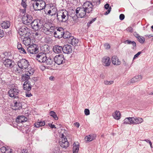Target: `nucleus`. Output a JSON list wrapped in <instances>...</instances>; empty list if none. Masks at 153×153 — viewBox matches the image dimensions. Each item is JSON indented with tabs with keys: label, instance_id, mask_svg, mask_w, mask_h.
Returning <instances> with one entry per match:
<instances>
[{
	"label": "nucleus",
	"instance_id": "1",
	"mask_svg": "<svg viewBox=\"0 0 153 153\" xmlns=\"http://www.w3.org/2000/svg\"><path fill=\"white\" fill-rule=\"evenodd\" d=\"M69 16L68 12L65 10L58 11L57 14V19L61 22H66L68 20Z\"/></svg>",
	"mask_w": 153,
	"mask_h": 153
},
{
	"label": "nucleus",
	"instance_id": "2",
	"mask_svg": "<svg viewBox=\"0 0 153 153\" xmlns=\"http://www.w3.org/2000/svg\"><path fill=\"white\" fill-rule=\"evenodd\" d=\"M55 27L51 24L45 23L42 27V31L47 35H50L53 32Z\"/></svg>",
	"mask_w": 153,
	"mask_h": 153
},
{
	"label": "nucleus",
	"instance_id": "3",
	"mask_svg": "<svg viewBox=\"0 0 153 153\" xmlns=\"http://www.w3.org/2000/svg\"><path fill=\"white\" fill-rule=\"evenodd\" d=\"M18 65L19 67L20 68L19 70H17L18 72L21 73L22 71V69H25L27 68L29 65L28 61L25 59H20L18 62Z\"/></svg>",
	"mask_w": 153,
	"mask_h": 153
},
{
	"label": "nucleus",
	"instance_id": "4",
	"mask_svg": "<svg viewBox=\"0 0 153 153\" xmlns=\"http://www.w3.org/2000/svg\"><path fill=\"white\" fill-rule=\"evenodd\" d=\"M30 25L33 29L37 31L42 27L43 23L40 20L37 19L33 21Z\"/></svg>",
	"mask_w": 153,
	"mask_h": 153
},
{
	"label": "nucleus",
	"instance_id": "5",
	"mask_svg": "<svg viewBox=\"0 0 153 153\" xmlns=\"http://www.w3.org/2000/svg\"><path fill=\"white\" fill-rule=\"evenodd\" d=\"M17 31L19 35L22 36L24 35L25 36H29V35H31V33H30V30L25 26H23L19 27Z\"/></svg>",
	"mask_w": 153,
	"mask_h": 153
},
{
	"label": "nucleus",
	"instance_id": "6",
	"mask_svg": "<svg viewBox=\"0 0 153 153\" xmlns=\"http://www.w3.org/2000/svg\"><path fill=\"white\" fill-rule=\"evenodd\" d=\"M19 91V90L18 89L12 88L8 91V94L10 97L13 98L14 100L19 98V97L17 96Z\"/></svg>",
	"mask_w": 153,
	"mask_h": 153
},
{
	"label": "nucleus",
	"instance_id": "7",
	"mask_svg": "<svg viewBox=\"0 0 153 153\" xmlns=\"http://www.w3.org/2000/svg\"><path fill=\"white\" fill-rule=\"evenodd\" d=\"M40 3L36 2L33 4V6L35 10H43L45 7V3L44 1H39Z\"/></svg>",
	"mask_w": 153,
	"mask_h": 153
},
{
	"label": "nucleus",
	"instance_id": "8",
	"mask_svg": "<svg viewBox=\"0 0 153 153\" xmlns=\"http://www.w3.org/2000/svg\"><path fill=\"white\" fill-rule=\"evenodd\" d=\"M76 12L77 17L80 18L84 17L87 13L82 6L78 7L76 10Z\"/></svg>",
	"mask_w": 153,
	"mask_h": 153
},
{
	"label": "nucleus",
	"instance_id": "9",
	"mask_svg": "<svg viewBox=\"0 0 153 153\" xmlns=\"http://www.w3.org/2000/svg\"><path fill=\"white\" fill-rule=\"evenodd\" d=\"M33 19V18L32 16L29 14L24 15L22 18V23L26 25L31 24L32 22Z\"/></svg>",
	"mask_w": 153,
	"mask_h": 153
},
{
	"label": "nucleus",
	"instance_id": "10",
	"mask_svg": "<svg viewBox=\"0 0 153 153\" xmlns=\"http://www.w3.org/2000/svg\"><path fill=\"white\" fill-rule=\"evenodd\" d=\"M54 64L56 63L60 65L65 62V59L63 55L59 54L56 56L54 58Z\"/></svg>",
	"mask_w": 153,
	"mask_h": 153
},
{
	"label": "nucleus",
	"instance_id": "11",
	"mask_svg": "<svg viewBox=\"0 0 153 153\" xmlns=\"http://www.w3.org/2000/svg\"><path fill=\"white\" fill-rule=\"evenodd\" d=\"M21 98H19L14 99L13 101L14 105L13 106V109L15 110H20L22 108V105L21 102Z\"/></svg>",
	"mask_w": 153,
	"mask_h": 153
},
{
	"label": "nucleus",
	"instance_id": "12",
	"mask_svg": "<svg viewBox=\"0 0 153 153\" xmlns=\"http://www.w3.org/2000/svg\"><path fill=\"white\" fill-rule=\"evenodd\" d=\"M46 56L45 53L40 52L36 55V59L41 63H44L46 60Z\"/></svg>",
	"mask_w": 153,
	"mask_h": 153
},
{
	"label": "nucleus",
	"instance_id": "13",
	"mask_svg": "<svg viewBox=\"0 0 153 153\" xmlns=\"http://www.w3.org/2000/svg\"><path fill=\"white\" fill-rule=\"evenodd\" d=\"M82 6L85 9L87 13H89L91 12L93 9L91 2L88 1H86L84 3Z\"/></svg>",
	"mask_w": 153,
	"mask_h": 153
},
{
	"label": "nucleus",
	"instance_id": "14",
	"mask_svg": "<svg viewBox=\"0 0 153 153\" xmlns=\"http://www.w3.org/2000/svg\"><path fill=\"white\" fill-rule=\"evenodd\" d=\"M73 51L72 47L69 45H66L63 47V52L66 54H69Z\"/></svg>",
	"mask_w": 153,
	"mask_h": 153
},
{
	"label": "nucleus",
	"instance_id": "15",
	"mask_svg": "<svg viewBox=\"0 0 153 153\" xmlns=\"http://www.w3.org/2000/svg\"><path fill=\"white\" fill-rule=\"evenodd\" d=\"M27 52L28 53L31 54H36L39 52L38 48L35 47L33 45L29 46L27 48Z\"/></svg>",
	"mask_w": 153,
	"mask_h": 153
},
{
	"label": "nucleus",
	"instance_id": "16",
	"mask_svg": "<svg viewBox=\"0 0 153 153\" xmlns=\"http://www.w3.org/2000/svg\"><path fill=\"white\" fill-rule=\"evenodd\" d=\"M53 51L56 54H60L63 52V47L59 45H55L53 47Z\"/></svg>",
	"mask_w": 153,
	"mask_h": 153
},
{
	"label": "nucleus",
	"instance_id": "17",
	"mask_svg": "<svg viewBox=\"0 0 153 153\" xmlns=\"http://www.w3.org/2000/svg\"><path fill=\"white\" fill-rule=\"evenodd\" d=\"M102 65L105 66H109L111 63L110 59L108 57L105 56L102 58Z\"/></svg>",
	"mask_w": 153,
	"mask_h": 153
},
{
	"label": "nucleus",
	"instance_id": "18",
	"mask_svg": "<svg viewBox=\"0 0 153 153\" xmlns=\"http://www.w3.org/2000/svg\"><path fill=\"white\" fill-rule=\"evenodd\" d=\"M3 63L5 66L11 68L13 66L14 62L10 59H6L3 60Z\"/></svg>",
	"mask_w": 153,
	"mask_h": 153
},
{
	"label": "nucleus",
	"instance_id": "19",
	"mask_svg": "<svg viewBox=\"0 0 153 153\" xmlns=\"http://www.w3.org/2000/svg\"><path fill=\"white\" fill-rule=\"evenodd\" d=\"M45 63L47 65H51V67H53L55 65L54 58H51L50 57H46V60Z\"/></svg>",
	"mask_w": 153,
	"mask_h": 153
},
{
	"label": "nucleus",
	"instance_id": "20",
	"mask_svg": "<svg viewBox=\"0 0 153 153\" xmlns=\"http://www.w3.org/2000/svg\"><path fill=\"white\" fill-rule=\"evenodd\" d=\"M27 117L24 116H20L17 117L16 120V122L18 123H23L27 120Z\"/></svg>",
	"mask_w": 153,
	"mask_h": 153
},
{
	"label": "nucleus",
	"instance_id": "21",
	"mask_svg": "<svg viewBox=\"0 0 153 153\" xmlns=\"http://www.w3.org/2000/svg\"><path fill=\"white\" fill-rule=\"evenodd\" d=\"M63 137L64 139H62V141L59 142V143L62 147L66 148L68 146V142L66 138Z\"/></svg>",
	"mask_w": 153,
	"mask_h": 153
},
{
	"label": "nucleus",
	"instance_id": "22",
	"mask_svg": "<svg viewBox=\"0 0 153 153\" xmlns=\"http://www.w3.org/2000/svg\"><path fill=\"white\" fill-rule=\"evenodd\" d=\"M68 43L74 45H77L78 42V39L74 38L73 36L71 37L68 41Z\"/></svg>",
	"mask_w": 153,
	"mask_h": 153
},
{
	"label": "nucleus",
	"instance_id": "23",
	"mask_svg": "<svg viewBox=\"0 0 153 153\" xmlns=\"http://www.w3.org/2000/svg\"><path fill=\"white\" fill-rule=\"evenodd\" d=\"M23 89L27 91H30L31 89V85L29 81H25L23 84Z\"/></svg>",
	"mask_w": 153,
	"mask_h": 153
},
{
	"label": "nucleus",
	"instance_id": "24",
	"mask_svg": "<svg viewBox=\"0 0 153 153\" xmlns=\"http://www.w3.org/2000/svg\"><path fill=\"white\" fill-rule=\"evenodd\" d=\"M111 60L112 63L116 65H119L121 64V62L117 56H114L112 57Z\"/></svg>",
	"mask_w": 153,
	"mask_h": 153
},
{
	"label": "nucleus",
	"instance_id": "25",
	"mask_svg": "<svg viewBox=\"0 0 153 153\" xmlns=\"http://www.w3.org/2000/svg\"><path fill=\"white\" fill-rule=\"evenodd\" d=\"M142 79V76L141 75L135 76L131 80V83H134L136 82L139 81Z\"/></svg>",
	"mask_w": 153,
	"mask_h": 153
},
{
	"label": "nucleus",
	"instance_id": "26",
	"mask_svg": "<svg viewBox=\"0 0 153 153\" xmlns=\"http://www.w3.org/2000/svg\"><path fill=\"white\" fill-rule=\"evenodd\" d=\"M30 35H29V36H25V38L23 40V42L25 45H28L30 43L31 39L30 38Z\"/></svg>",
	"mask_w": 153,
	"mask_h": 153
},
{
	"label": "nucleus",
	"instance_id": "27",
	"mask_svg": "<svg viewBox=\"0 0 153 153\" xmlns=\"http://www.w3.org/2000/svg\"><path fill=\"white\" fill-rule=\"evenodd\" d=\"M79 145L78 142L74 143L73 144V153H78L79 150Z\"/></svg>",
	"mask_w": 153,
	"mask_h": 153
},
{
	"label": "nucleus",
	"instance_id": "28",
	"mask_svg": "<svg viewBox=\"0 0 153 153\" xmlns=\"http://www.w3.org/2000/svg\"><path fill=\"white\" fill-rule=\"evenodd\" d=\"M63 32H60L59 31H56V30H54L53 32V34L55 38L59 39L60 38L62 37Z\"/></svg>",
	"mask_w": 153,
	"mask_h": 153
},
{
	"label": "nucleus",
	"instance_id": "29",
	"mask_svg": "<svg viewBox=\"0 0 153 153\" xmlns=\"http://www.w3.org/2000/svg\"><path fill=\"white\" fill-rule=\"evenodd\" d=\"M133 120V124H138L140 123L143 121V120L141 118H134V117H132Z\"/></svg>",
	"mask_w": 153,
	"mask_h": 153
},
{
	"label": "nucleus",
	"instance_id": "30",
	"mask_svg": "<svg viewBox=\"0 0 153 153\" xmlns=\"http://www.w3.org/2000/svg\"><path fill=\"white\" fill-rule=\"evenodd\" d=\"M10 26V22L9 21H4L1 24L2 28L7 29Z\"/></svg>",
	"mask_w": 153,
	"mask_h": 153
},
{
	"label": "nucleus",
	"instance_id": "31",
	"mask_svg": "<svg viewBox=\"0 0 153 153\" xmlns=\"http://www.w3.org/2000/svg\"><path fill=\"white\" fill-rule=\"evenodd\" d=\"M96 137V135L94 134H91L89 135L88 136H86L85 137V139L87 142L91 141L95 139Z\"/></svg>",
	"mask_w": 153,
	"mask_h": 153
},
{
	"label": "nucleus",
	"instance_id": "32",
	"mask_svg": "<svg viewBox=\"0 0 153 153\" xmlns=\"http://www.w3.org/2000/svg\"><path fill=\"white\" fill-rule=\"evenodd\" d=\"M123 124H133L132 117H127L123 121Z\"/></svg>",
	"mask_w": 153,
	"mask_h": 153
},
{
	"label": "nucleus",
	"instance_id": "33",
	"mask_svg": "<svg viewBox=\"0 0 153 153\" xmlns=\"http://www.w3.org/2000/svg\"><path fill=\"white\" fill-rule=\"evenodd\" d=\"M71 34L69 32H63L62 33V37L65 39H68V41L69 40V38L71 37Z\"/></svg>",
	"mask_w": 153,
	"mask_h": 153
},
{
	"label": "nucleus",
	"instance_id": "34",
	"mask_svg": "<svg viewBox=\"0 0 153 153\" xmlns=\"http://www.w3.org/2000/svg\"><path fill=\"white\" fill-rule=\"evenodd\" d=\"M120 112H118L117 111H115L113 114V117L115 119L117 120H119L120 119Z\"/></svg>",
	"mask_w": 153,
	"mask_h": 153
},
{
	"label": "nucleus",
	"instance_id": "35",
	"mask_svg": "<svg viewBox=\"0 0 153 153\" xmlns=\"http://www.w3.org/2000/svg\"><path fill=\"white\" fill-rule=\"evenodd\" d=\"M49 114L52 117L56 120H57L58 119L56 114L53 111H51L50 112Z\"/></svg>",
	"mask_w": 153,
	"mask_h": 153
},
{
	"label": "nucleus",
	"instance_id": "36",
	"mask_svg": "<svg viewBox=\"0 0 153 153\" xmlns=\"http://www.w3.org/2000/svg\"><path fill=\"white\" fill-rule=\"evenodd\" d=\"M105 8V9L108 10L105 13V15L108 14L110 12L111 7H109V4H106L104 6Z\"/></svg>",
	"mask_w": 153,
	"mask_h": 153
},
{
	"label": "nucleus",
	"instance_id": "37",
	"mask_svg": "<svg viewBox=\"0 0 153 153\" xmlns=\"http://www.w3.org/2000/svg\"><path fill=\"white\" fill-rule=\"evenodd\" d=\"M22 78L24 81H28V80L30 79V75L26 72L25 74L23 75Z\"/></svg>",
	"mask_w": 153,
	"mask_h": 153
},
{
	"label": "nucleus",
	"instance_id": "38",
	"mask_svg": "<svg viewBox=\"0 0 153 153\" xmlns=\"http://www.w3.org/2000/svg\"><path fill=\"white\" fill-rule=\"evenodd\" d=\"M100 0H95L94 1L91 2V4L92 5V7L93 8L94 7L99 5L100 4Z\"/></svg>",
	"mask_w": 153,
	"mask_h": 153
},
{
	"label": "nucleus",
	"instance_id": "39",
	"mask_svg": "<svg viewBox=\"0 0 153 153\" xmlns=\"http://www.w3.org/2000/svg\"><path fill=\"white\" fill-rule=\"evenodd\" d=\"M44 51L46 53H48L50 51V47L48 45H45L44 47Z\"/></svg>",
	"mask_w": 153,
	"mask_h": 153
},
{
	"label": "nucleus",
	"instance_id": "40",
	"mask_svg": "<svg viewBox=\"0 0 153 153\" xmlns=\"http://www.w3.org/2000/svg\"><path fill=\"white\" fill-rule=\"evenodd\" d=\"M27 0H22V1L21 3V5L25 9H25L27 7V5L26 4Z\"/></svg>",
	"mask_w": 153,
	"mask_h": 153
},
{
	"label": "nucleus",
	"instance_id": "41",
	"mask_svg": "<svg viewBox=\"0 0 153 153\" xmlns=\"http://www.w3.org/2000/svg\"><path fill=\"white\" fill-rule=\"evenodd\" d=\"M8 150H11V149L6 148L4 146L2 147L1 148V150L2 152L5 153L6 152V151Z\"/></svg>",
	"mask_w": 153,
	"mask_h": 153
},
{
	"label": "nucleus",
	"instance_id": "42",
	"mask_svg": "<svg viewBox=\"0 0 153 153\" xmlns=\"http://www.w3.org/2000/svg\"><path fill=\"white\" fill-rule=\"evenodd\" d=\"M137 39L138 41L141 43H143L145 41V38L144 37L141 36L139 37Z\"/></svg>",
	"mask_w": 153,
	"mask_h": 153
},
{
	"label": "nucleus",
	"instance_id": "43",
	"mask_svg": "<svg viewBox=\"0 0 153 153\" xmlns=\"http://www.w3.org/2000/svg\"><path fill=\"white\" fill-rule=\"evenodd\" d=\"M96 20V18H95L92 19V20H91L89 21L87 23V26L88 27H89L90 26L91 24H92Z\"/></svg>",
	"mask_w": 153,
	"mask_h": 153
},
{
	"label": "nucleus",
	"instance_id": "44",
	"mask_svg": "<svg viewBox=\"0 0 153 153\" xmlns=\"http://www.w3.org/2000/svg\"><path fill=\"white\" fill-rule=\"evenodd\" d=\"M114 83L113 81H105L104 82V83L106 85H110L113 84Z\"/></svg>",
	"mask_w": 153,
	"mask_h": 153
},
{
	"label": "nucleus",
	"instance_id": "45",
	"mask_svg": "<svg viewBox=\"0 0 153 153\" xmlns=\"http://www.w3.org/2000/svg\"><path fill=\"white\" fill-rule=\"evenodd\" d=\"M60 151V149L59 147H56L53 151V153H59Z\"/></svg>",
	"mask_w": 153,
	"mask_h": 153
},
{
	"label": "nucleus",
	"instance_id": "46",
	"mask_svg": "<svg viewBox=\"0 0 153 153\" xmlns=\"http://www.w3.org/2000/svg\"><path fill=\"white\" fill-rule=\"evenodd\" d=\"M34 71L33 69H31V70L28 71L26 72L28 73V74L29 75H32L33 73L34 72Z\"/></svg>",
	"mask_w": 153,
	"mask_h": 153
},
{
	"label": "nucleus",
	"instance_id": "47",
	"mask_svg": "<svg viewBox=\"0 0 153 153\" xmlns=\"http://www.w3.org/2000/svg\"><path fill=\"white\" fill-rule=\"evenodd\" d=\"M19 50L20 52L23 54H26L27 53L23 47H22Z\"/></svg>",
	"mask_w": 153,
	"mask_h": 153
},
{
	"label": "nucleus",
	"instance_id": "48",
	"mask_svg": "<svg viewBox=\"0 0 153 153\" xmlns=\"http://www.w3.org/2000/svg\"><path fill=\"white\" fill-rule=\"evenodd\" d=\"M85 114L86 115H88L90 114V111L88 109H85L84 110Z\"/></svg>",
	"mask_w": 153,
	"mask_h": 153
},
{
	"label": "nucleus",
	"instance_id": "49",
	"mask_svg": "<svg viewBox=\"0 0 153 153\" xmlns=\"http://www.w3.org/2000/svg\"><path fill=\"white\" fill-rule=\"evenodd\" d=\"M4 33L3 30L0 29V38L4 36Z\"/></svg>",
	"mask_w": 153,
	"mask_h": 153
},
{
	"label": "nucleus",
	"instance_id": "50",
	"mask_svg": "<svg viewBox=\"0 0 153 153\" xmlns=\"http://www.w3.org/2000/svg\"><path fill=\"white\" fill-rule=\"evenodd\" d=\"M119 18L121 20H123L125 18L124 15L123 14H120L119 16Z\"/></svg>",
	"mask_w": 153,
	"mask_h": 153
},
{
	"label": "nucleus",
	"instance_id": "51",
	"mask_svg": "<svg viewBox=\"0 0 153 153\" xmlns=\"http://www.w3.org/2000/svg\"><path fill=\"white\" fill-rule=\"evenodd\" d=\"M141 51L138 52L136 54L134 55L133 59H135L136 58H137L138 57V56L141 53Z\"/></svg>",
	"mask_w": 153,
	"mask_h": 153
},
{
	"label": "nucleus",
	"instance_id": "52",
	"mask_svg": "<svg viewBox=\"0 0 153 153\" xmlns=\"http://www.w3.org/2000/svg\"><path fill=\"white\" fill-rule=\"evenodd\" d=\"M34 127L36 128H39L40 127V124L39 123V122H37L36 123H35L34 124Z\"/></svg>",
	"mask_w": 153,
	"mask_h": 153
},
{
	"label": "nucleus",
	"instance_id": "53",
	"mask_svg": "<svg viewBox=\"0 0 153 153\" xmlns=\"http://www.w3.org/2000/svg\"><path fill=\"white\" fill-rule=\"evenodd\" d=\"M133 42V41H131L128 40H127L125 41V43H127L128 44H132V42Z\"/></svg>",
	"mask_w": 153,
	"mask_h": 153
},
{
	"label": "nucleus",
	"instance_id": "54",
	"mask_svg": "<svg viewBox=\"0 0 153 153\" xmlns=\"http://www.w3.org/2000/svg\"><path fill=\"white\" fill-rule=\"evenodd\" d=\"M39 123L40 124V126H44L45 125V122L43 121L42 122V121H40L39 122Z\"/></svg>",
	"mask_w": 153,
	"mask_h": 153
},
{
	"label": "nucleus",
	"instance_id": "55",
	"mask_svg": "<svg viewBox=\"0 0 153 153\" xmlns=\"http://www.w3.org/2000/svg\"><path fill=\"white\" fill-rule=\"evenodd\" d=\"M48 125L51 128H56L55 127V126L54 125L52 124L51 123H49Z\"/></svg>",
	"mask_w": 153,
	"mask_h": 153
},
{
	"label": "nucleus",
	"instance_id": "56",
	"mask_svg": "<svg viewBox=\"0 0 153 153\" xmlns=\"http://www.w3.org/2000/svg\"><path fill=\"white\" fill-rule=\"evenodd\" d=\"M22 47V45L21 44H19V43H18L17 48L19 50Z\"/></svg>",
	"mask_w": 153,
	"mask_h": 153
},
{
	"label": "nucleus",
	"instance_id": "57",
	"mask_svg": "<svg viewBox=\"0 0 153 153\" xmlns=\"http://www.w3.org/2000/svg\"><path fill=\"white\" fill-rule=\"evenodd\" d=\"M25 95L26 97H30L32 96V95L30 93L28 92L26 93Z\"/></svg>",
	"mask_w": 153,
	"mask_h": 153
},
{
	"label": "nucleus",
	"instance_id": "58",
	"mask_svg": "<svg viewBox=\"0 0 153 153\" xmlns=\"http://www.w3.org/2000/svg\"><path fill=\"white\" fill-rule=\"evenodd\" d=\"M105 48L107 49H109L110 48V46L108 44H105Z\"/></svg>",
	"mask_w": 153,
	"mask_h": 153
},
{
	"label": "nucleus",
	"instance_id": "59",
	"mask_svg": "<svg viewBox=\"0 0 153 153\" xmlns=\"http://www.w3.org/2000/svg\"><path fill=\"white\" fill-rule=\"evenodd\" d=\"M127 30L128 31H129L130 32H133V29L131 27H128L127 29Z\"/></svg>",
	"mask_w": 153,
	"mask_h": 153
},
{
	"label": "nucleus",
	"instance_id": "60",
	"mask_svg": "<svg viewBox=\"0 0 153 153\" xmlns=\"http://www.w3.org/2000/svg\"><path fill=\"white\" fill-rule=\"evenodd\" d=\"M56 31H59L60 32H63V29L62 27H59L56 29Z\"/></svg>",
	"mask_w": 153,
	"mask_h": 153
},
{
	"label": "nucleus",
	"instance_id": "61",
	"mask_svg": "<svg viewBox=\"0 0 153 153\" xmlns=\"http://www.w3.org/2000/svg\"><path fill=\"white\" fill-rule=\"evenodd\" d=\"M134 36L136 38H137V39L138 38H139V37H140V36L139 34H137L136 33H134Z\"/></svg>",
	"mask_w": 153,
	"mask_h": 153
},
{
	"label": "nucleus",
	"instance_id": "62",
	"mask_svg": "<svg viewBox=\"0 0 153 153\" xmlns=\"http://www.w3.org/2000/svg\"><path fill=\"white\" fill-rule=\"evenodd\" d=\"M123 65L125 66L128 65V64L126 62L124 59L123 60Z\"/></svg>",
	"mask_w": 153,
	"mask_h": 153
},
{
	"label": "nucleus",
	"instance_id": "63",
	"mask_svg": "<svg viewBox=\"0 0 153 153\" xmlns=\"http://www.w3.org/2000/svg\"><path fill=\"white\" fill-rule=\"evenodd\" d=\"M74 125L75 126H76L77 128L79 127L80 125L79 123L78 122H76L74 123Z\"/></svg>",
	"mask_w": 153,
	"mask_h": 153
},
{
	"label": "nucleus",
	"instance_id": "64",
	"mask_svg": "<svg viewBox=\"0 0 153 153\" xmlns=\"http://www.w3.org/2000/svg\"><path fill=\"white\" fill-rule=\"evenodd\" d=\"M131 45L133 46V49L134 48V47H136V43L134 41H133V42H132V44H131Z\"/></svg>",
	"mask_w": 153,
	"mask_h": 153
}]
</instances>
